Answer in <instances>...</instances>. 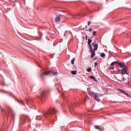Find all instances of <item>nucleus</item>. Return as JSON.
<instances>
[{"label":"nucleus","instance_id":"nucleus-1","mask_svg":"<svg viewBox=\"0 0 131 131\" xmlns=\"http://www.w3.org/2000/svg\"><path fill=\"white\" fill-rule=\"evenodd\" d=\"M58 111L55 108H52L48 110V112L45 113L43 114L44 116L46 118H50L54 115V113L57 116L58 114Z\"/></svg>","mask_w":131,"mask_h":131},{"label":"nucleus","instance_id":"nucleus-2","mask_svg":"<svg viewBox=\"0 0 131 131\" xmlns=\"http://www.w3.org/2000/svg\"><path fill=\"white\" fill-rule=\"evenodd\" d=\"M98 48V45L97 44H95L94 45V51H93L92 49V48H90V51L92 52V53L91 55V58H92L95 55V51Z\"/></svg>","mask_w":131,"mask_h":131},{"label":"nucleus","instance_id":"nucleus-3","mask_svg":"<svg viewBox=\"0 0 131 131\" xmlns=\"http://www.w3.org/2000/svg\"><path fill=\"white\" fill-rule=\"evenodd\" d=\"M46 95V92L45 90H43L41 91L40 95V99L41 100H43L44 99Z\"/></svg>","mask_w":131,"mask_h":131},{"label":"nucleus","instance_id":"nucleus-4","mask_svg":"<svg viewBox=\"0 0 131 131\" xmlns=\"http://www.w3.org/2000/svg\"><path fill=\"white\" fill-rule=\"evenodd\" d=\"M65 17V16L63 15H62L60 14L58 15L57 17L55 18V21L57 23L59 22L60 21L61 18L62 17Z\"/></svg>","mask_w":131,"mask_h":131},{"label":"nucleus","instance_id":"nucleus-5","mask_svg":"<svg viewBox=\"0 0 131 131\" xmlns=\"http://www.w3.org/2000/svg\"><path fill=\"white\" fill-rule=\"evenodd\" d=\"M126 68H127V67L126 66L123 68L121 71L122 74H124L125 73L127 74H129V72H127Z\"/></svg>","mask_w":131,"mask_h":131},{"label":"nucleus","instance_id":"nucleus-6","mask_svg":"<svg viewBox=\"0 0 131 131\" xmlns=\"http://www.w3.org/2000/svg\"><path fill=\"white\" fill-rule=\"evenodd\" d=\"M51 73L53 75H55L56 74H58V72H53V71H46L45 72V74L46 75H48L49 74L51 75Z\"/></svg>","mask_w":131,"mask_h":131},{"label":"nucleus","instance_id":"nucleus-7","mask_svg":"<svg viewBox=\"0 0 131 131\" xmlns=\"http://www.w3.org/2000/svg\"><path fill=\"white\" fill-rule=\"evenodd\" d=\"M87 90L89 94L91 96L94 97L95 95V93L93 92L90 91V89L88 88Z\"/></svg>","mask_w":131,"mask_h":131},{"label":"nucleus","instance_id":"nucleus-8","mask_svg":"<svg viewBox=\"0 0 131 131\" xmlns=\"http://www.w3.org/2000/svg\"><path fill=\"white\" fill-rule=\"evenodd\" d=\"M94 127L96 129H98L100 131H103L104 130L103 129L100 127L98 126H97V125L95 126H94Z\"/></svg>","mask_w":131,"mask_h":131},{"label":"nucleus","instance_id":"nucleus-9","mask_svg":"<svg viewBox=\"0 0 131 131\" xmlns=\"http://www.w3.org/2000/svg\"><path fill=\"white\" fill-rule=\"evenodd\" d=\"M16 101L18 102L19 103L21 104L25 105V104L24 103L23 101L21 100H19L18 99H16Z\"/></svg>","mask_w":131,"mask_h":131},{"label":"nucleus","instance_id":"nucleus-10","mask_svg":"<svg viewBox=\"0 0 131 131\" xmlns=\"http://www.w3.org/2000/svg\"><path fill=\"white\" fill-rule=\"evenodd\" d=\"M88 43L89 46V48H92V45L91 44V43L92 42V40L91 39H88Z\"/></svg>","mask_w":131,"mask_h":131},{"label":"nucleus","instance_id":"nucleus-11","mask_svg":"<svg viewBox=\"0 0 131 131\" xmlns=\"http://www.w3.org/2000/svg\"><path fill=\"white\" fill-rule=\"evenodd\" d=\"M45 72H43L42 74L40 73L39 74V76L40 78L43 79H44L45 75H47L46 74H45Z\"/></svg>","mask_w":131,"mask_h":131},{"label":"nucleus","instance_id":"nucleus-12","mask_svg":"<svg viewBox=\"0 0 131 131\" xmlns=\"http://www.w3.org/2000/svg\"><path fill=\"white\" fill-rule=\"evenodd\" d=\"M94 99L97 101L100 102L101 100L99 98V97L97 96H94Z\"/></svg>","mask_w":131,"mask_h":131},{"label":"nucleus","instance_id":"nucleus-13","mask_svg":"<svg viewBox=\"0 0 131 131\" xmlns=\"http://www.w3.org/2000/svg\"><path fill=\"white\" fill-rule=\"evenodd\" d=\"M68 107L70 108V109L72 110L74 108V105L73 104H72L70 103V104H69Z\"/></svg>","mask_w":131,"mask_h":131},{"label":"nucleus","instance_id":"nucleus-14","mask_svg":"<svg viewBox=\"0 0 131 131\" xmlns=\"http://www.w3.org/2000/svg\"><path fill=\"white\" fill-rule=\"evenodd\" d=\"M90 78L93 80L94 81H97V80L96 78H95V77L93 76H90Z\"/></svg>","mask_w":131,"mask_h":131},{"label":"nucleus","instance_id":"nucleus-15","mask_svg":"<svg viewBox=\"0 0 131 131\" xmlns=\"http://www.w3.org/2000/svg\"><path fill=\"white\" fill-rule=\"evenodd\" d=\"M117 64L120 66V67L121 68H122L123 67H124L126 66H125L124 65H123L122 63H119L118 62L117 63Z\"/></svg>","mask_w":131,"mask_h":131},{"label":"nucleus","instance_id":"nucleus-16","mask_svg":"<svg viewBox=\"0 0 131 131\" xmlns=\"http://www.w3.org/2000/svg\"><path fill=\"white\" fill-rule=\"evenodd\" d=\"M0 108L2 112H3L4 111H5V112H6V111L4 109L2 108L1 106H0ZM6 113V115H8Z\"/></svg>","mask_w":131,"mask_h":131},{"label":"nucleus","instance_id":"nucleus-17","mask_svg":"<svg viewBox=\"0 0 131 131\" xmlns=\"http://www.w3.org/2000/svg\"><path fill=\"white\" fill-rule=\"evenodd\" d=\"M118 63V61H115L114 62H113L111 63V65L112 66H113L114 65H115L116 64H117Z\"/></svg>","mask_w":131,"mask_h":131},{"label":"nucleus","instance_id":"nucleus-18","mask_svg":"<svg viewBox=\"0 0 131 131\" xmlns=\"http://www.w3.org/2000/svg\"><path fill=\"white\" fill-rule=\"evenodd\" d=\"M103 95L101 94H98L97 93H95V96H97L98 97H100L102 96Z\"/></svg>","mask_w":131,"mask_h":131},{"label":"nucleus","instance_id":"nucleus-19","mask_svg":"<svg viewBox=\"0 0 131 131\" xmlns=\"http://www.w3.org/2000/svg\"><path fill=\"white\" fill-rule=\"evenodd\" d=\"M26 119L24 118L21 121V124H23L25 123Z\"/></svg>","mask_w":131,"mask_h":131},{"label":"nucleus","instance_id":"nucleus-20","mask_svg":"<svg viewBox=\"0 0 131 131\" xmlns=\"http://www.w3.org/2000/svg\"><path fill=\"white\" fill-rule=\"evenodd\" d=\"M117 90H118L120 92L122 93H124L125 92V91L123 90H122L119 88H118Z\"/></svg>","mask_w":131,"mask_h":131},{"label":"nucleus","instance_id":"nucleus-21","mask_svg":"<svg viewBox=\"0 0 131 131\" xmlns=\"http://www.w3.org/2000/svg\"><path fill=\"white\" fill-rule=\"evenodd\" d=\"M91 70V68L90 67H88L87 69V71L89 72H90Z\"/></svg>","mask_w":131,"mask_h":131},{"label":"nucleus","instance_id":"nucleus-22","mask_svg":"<svg viewBox=\"0 0 131 131\" xmlns=\"http://www.w3.org/2000/svg\"><path fill=\"white\" fill-rule=\"evenodd\" d=\"M75 60V58L74 57L73 58L72 60H71V64H74V62Z\"/></svg>","mask_w":131,"mask_h":131},{"label":"nucleus","instance_id":"nucleus-23","mask_svg":"<svg viewBox=\"0 0 131 131\" xmlns=\"http://www.w3.org/2000/svg\"><path fill=\"white\" fill-rule=\"evenodd\" d=\"M26 101L27 103H28V104H29V102H32V100L30 99H26Z\"/></svg>","mask_w":131,"mask_h":131},{"label":"nucleus","instance_id":"nucleus-24","mask_svg":"<svg viewBox=\"0 0 131 131\" xmlns=\"http://www.w3.org/2000/svg\"><path fill=\"white\" fill-rule=\"evenodd\" d=\"M77 72L76 71H71V73L74 75L76 74Z\"/></svg>","mask_w":131,"mask_h":131},{"label":"nucleus","instance_id":"nucleus-25","mask_svg":"<svg viewBox=\"0 0 131 131\" xmlns=\"http://www.w3.org/2000/svg\"><path fill=\"white\" fill-rule=\"evenodd\" d=\"M100 56L101 57H104L105 56V54L104 53H102L101 54Z\"/></svg>","mask_w":131,"mask_h":131},{"label":"nucleus","instance_id":"nucleus-26","mask_svg":"<svg viewBox=\"0 0 131 131\" xmlns=\"http://www.w3.org/2000/svg\"><path fill=\"white\" fill-rule=\"evenodd\" d=\"M7 107L8 108L9 110V111H12V109L10 107V106L9 105H7Z\"/></svg>","mask_w":131,"mask_h":131},{"label":"nucleus","instance_id":"nucleus-27","mask_svg":"<svg viewBox=\"0 0 131 131\" xmlns=\"http://www.w3.org/2000/svg\"><path fill=\"white\" fill-rule=\"evenodd\" d=\"M92 34L93 36H96V31H94L93 32Z\"/></svg>","mask_w":131,"mask_h":131},{"label":"nucleus","instance_id":"nucleus-28","mask_svg":"<svg viewBox=\"0 0 131 131\" xmlns=\"http://www.w3.org/2000/svg\"><path fill=\"white\" fill-rule=\"evenodd\" d=\"M124 94H125L126 95V96H128L129 97H130V95H129V94L128 93H126L125 92H124Z\"/></svg>","mask_w":131,"mask_h":131},{"label":"nucleus","instance_id":"nucleus-29","mask_svg":"<svg viewBox=\"0 0 131 131\" xmlns=\"http://www.w3.org/2000/svg\"><path fill=\"white\" fill-rule=\"evenodd\" d=\"M0 85H5V84L4 82H0Z\"/></svg>","mask_w":131,"mask_h":131},{"label":"nucleus","instance_id":"nucleus-30","mask_svg":"<svg viewBox=\"0 0 131 131\" xmlns=\"http://www.w3.org/2000/svg\"><path fill=\"white\" fill-rule=\"evenodd\" d=\"M97 64V63L96 62H95L94 63V66L95 67H96V66Z\"/></svg>","mask_w":131,"mask_h":131},{"label":"nucleus","instance_id":"nucleus-31","mask_svg":"<svg viewBox=\"0 0 131 131\" xmlns=\"http://www.w3.org/2000/svg\"><path fill=\"white\" fill-rule=\"evenodd\" d=\"M91 23V22L90 21H89L88 22V26H89Z\"/></svg>","mask_w":131,"mask_h":131},{"label":"nucleus","instance_id":"nucleus-32","mask_svg":"<svg viewBox=\"0 0 131 131\" xmlns=\"http://www.w3.org/2000/svg\"><path fill=\"white\" fill-rule=\"evenodd\" d=\"M97 58L96 57H95L94 58V60H96L97 59Z\"/></svg>","mask_w":131,"mask_h":131},{"label":"nucleus","instance_id":"nucleus-33","mask_svg":"<svg viewBox=\"0 0 131 131\" xmlns=\"http://www.w3.org/2000/svg\"><path fill=\"white\" fill-rule=\"evenodd\" d=\"M109 69H111V70H113L114 69L113 68H111V67H110L109 68Z\"/></svg>","mask_w":131,"mask_h":131},{"label":"nucleus","instance_id":"nucleus-34","mask_svg":"<svg viewBox=\"0 0 131 131\" xmlns=\"http://www.w3.org/2000/svg\"><path fill=\"white\" fill-rule=\"evenodd\" d=\"M95 41L94 42V43H92V45L93 46H94V44L95 43Z\"/></svg>","mask_w":131,"mask_h":131},{"label":"nucleus","instance_id":"nucleus-35","mask_svg":"<svg viewBox=\"0 0 131 131\" xmlns=\"http://www.w3.org/2000/svg\"><path fill=\"white\" fill-rule=\"evenodd\" d=\"M92 30V28H90V29H89V31H91V30Z\"/></svg>","mask_w":131,"mask_h":131},{"label":"nucleus","instance_id":"nucleus-36","mask_svg":"<svg viewBox=\"0 0 131 131\" xmlns=\"http://www.w3.org/2000/svg\"><path fill=\"white\" fill-rule=\"evenodd\" d=\"M89 2L92 3H94L93 2Z\"/></svg>","mask_w":131,"mask_h":131},{"label":"nucleus","instance_id":"nucleus-37","mask_svg":"<svg viewBox=\"0 0 131 131\" xmlns=\"http://www.w3.org/2000/svg\"><path fill=\"white\" fill-rule=\"evenodd\" d=\"M87 37L86 36V39H87Z\"/></svg>","mask_w":131,"mask_h":131},{"label":"nucleus","instance_id":"nucleus-38","mask_svg":"<svg viewBox=\"0 0 131 131\" xmlns=\"http://www.w3.org/2000/svg\"><path fill=\"white\" fill-rule=\"evenodd\" d=\"M5 92V93H6V92H6V91H5V92Z\"/></svg>","mask_w":131,"mask_h":131},{"label":"nucleus","instance_id":"nucleus-39","mask_svg":"<svg viewBox=\"0 0 131 131\" xmlns=\"http://www.w3.org/2000/svg\"><path fill=\"white\" fill-rule=\"evenodd\" d=\"M86 100V99H85V100H84L85 101Z\"/></svg>","mask_w":131,"mask_h":131},{"label":"nucleus","instance_id":"nucleus-40","mask_svg":"<svg viewBox=\"0 0 131 131\" xmlns=\"http://www.w3.org/2000/svg\"><path fill=\"white\" fill-rule=\"evenodd\" d=\"M63 12H65V11H63Z\"/></svg>","mask_w":131,"mask_h":131},{"label":"nucleus","instance_id":"nucleus-41","mask_svg":"<svg viewBox=\"0 0 131 131\" xmlns=\"http://www.w3.org/2000/svg\"><path fill=\"white\" fill-rule=\"evenodd\" d=\"M21 118H22V117H21V119H21Z\"/></svg>","mask_w":131,"mask_h":131},{"label":"nucleus","instance_id":"nucleus-42","mask_svg":"<svg viewBox=\"0 0 131 131\" xmlns=\"http://www.w3.org/2000/svg\"><path fill=\"white\" fill-rule=\"evenodd\" d=\"M86 27H87V26H86Z\"/></svg>","mask_w":131,"mask_h":131}]
</instances>
